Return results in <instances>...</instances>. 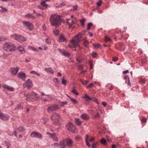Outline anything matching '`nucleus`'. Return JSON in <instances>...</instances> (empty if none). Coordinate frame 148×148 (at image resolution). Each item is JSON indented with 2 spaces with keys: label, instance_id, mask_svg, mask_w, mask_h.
Masks as SVG:
<instances>
[{
  "label": "nucleus",
  "instance_id": "nucleus-1",
  "mask_svg": "<svg viewBox=\"0 0 148 148\" xmlns=\"http://www.w3.org/2000/svg\"><path fill=\"white\" fill-rule=\"evenodd\" d=\"M49 20L51 25L56 27L59 26L61 24V20L60 16L57 14L51 15Z\"/></svg>",
  "mask_w": 148,
  "mask_h": 148
},
{
  "label": "nucleus",
  "instance_id": "nucleus-2",
  "mask_svg": "<svg viewBox=\"0 0 148 148\" xmlns=\"http://www.w3.org/2000/svg\"><path fill=\"white\" fill-rule=\"evenodd\" d=\"M81 36L82 34L80 33L75 36V38L71 41V43L69 44L70 47H75V49L74 50L75 51L76 50L75 48L78 47L79 49H80L81 48L78 46V43L80 41Z\"/></svg>",
  "mask_w": 148,
  "mask_h": 148
},
{
  "label": "nucleus",
  "instance_id": "nucleus-3",
  "mask_svg": "<svg viewBox=\"0 0 148 148\" xmlns=\"http://www.w3.org/2000/svg\"><path fill=\"white\" fill-rule=\"evenodd\" d=\"M25 99L26 101H32L34 99L33 97L36 100H38L40 97L37 93L34 92H32L30 93L25 95Z\"/></svg>",
  "mask_w": 148,
  "mask_h": 148
},
{
  "label": "nucleus",
  "instance_id": "nucleus-4",
  "mask_svg": "<svg viewBox=\"0 0 148 148\" xmlns=\"http://www.w3.org/2000/svg\"><path fill=\"white\" fill-rule=\"evenodd\" d=\"M16 48L14 45L10 42H6L3 45V49L8 52L14 51Z\"/></svg>",
  "mask_w": 148,
  "mask_h": 148
},
{
  "label": "nucleus",
  "instance_id": "nucleus-5",
  "mask_svg": "<svg viewBox=\"0 0 148 148\" xmlns=\"http://www.w3.org/2000/svg\"><path fill=\"white\" fill-rule=\"evenodd\" d=\"M51 119L56 125L58 124L60 119L59 115L55 113H53L51 116Z\"/></svg>",
  "mask_w": 148,
  "mask_h": 148
},
{
  "label": "nucleus",
  "instance_id": "nucleus-6",
  "mask_svg": "<svg viewBox=\"0 0 148 148\" xmlns=\"http://www.w3.org/2000/svg\"><path fill=\"white\" fill-rule=\"evenodd\" d=\"M11 36L12 38L20 42H23L26 40V39L25 38L18 34H13L11 35Z\"/></svg>",
  "mask_w": 148,
  "mask_h": 148
},
{
  "label": "nucleus",
  "instance_id": "nucleus-7",
  "mask_svg": "<svg viewBox=\"0 0 148 148\" xmlns=\"http://www.w3.org/2000/svg\"><path fill=\"white\" fill-rule=\"evenodd\" d=\"M24 26L25 28L30 31L32 30L33 29L34 27L32 24L29 21H23Z\"/></svg>",
  "mask_w": 148,
  "mask_h": 148
},
{
  "label": "nucleus",
  "instance_id": "nucleus-8",
  "mask_svg": "<svg viewBox=\"0 0 148 148\" xmlns=\"http://www.w3.org/2000/svg\"><path fill=\"white\" fill-rule=\"evenodd\" d=\"M66 127L70 131L73 133H77V130L75 127L71 123H68L66 125Z\"/></svg>",
  "mask_w": 148,
  "mask_h": 148
},
{
  "label": "nucleus",
  "instance_id": "nucleus-9",
  "mask_svg": "<svg viewBox=\"0 0 148 148\" xmlns=\"http://www.w3.org/2000/svg\"><path fill=\"white\" fill-rule=\"evenodd\" d=\"M30 136L32 137L38 138L40 139L42 138V135L41 134L35 131L32 132Z\"/></svg>",
  "mask_w": 148,
  "mask_h": 148
},
{
  "label": "nucleus",
  "instance_id": "nucleus-10",
  "mask_svg": "<svg viewBox=\"0 0 148 148\" xmlns=\"http://www.w3.org/2000/svg\"><path fill=\"white\" fill-rule=\"evenodd\" d=\"M24 87L28 88L32 87L33 84L32 82L29 79H28L23 84Z\"/></svg>",
  "mask_w": 148,
  "mask_h": 148
},
{
  "label": "nucleus",
  "instance_id": "nucleus-11",
  "mask_svg": "<svg viewBox=\"0 0 148 148\" xmlns=\"http://www.w3.org/2000/svg\"><path fill=\"white\" fill-rule=\"evenodd\" d=\"M65 142L66 143V145L67 146L71 147L73 146V142L71 138H67Z\"/></svg>",
  "mask_w": 148,
  "mask_h": 148
},
{
  "label": "nucleus",
  "instance_id": "nucleus-12",
  "mask_svg": "<svg viewBox=\"0 0 148 148\" xmlns=\"http://www.w3.org/2000/svg\"><path fill=\"white\" fill-rule=\"evenodd\" d=\"M58 109V107L57 105H54L51 106L48 108L47 109L49 112H51L53 111H56Z\"/></svg>",
  "mask_w": 148,
  "mask_h": 148
},
{
  "label": "nucleus",
  "instance_id": "nucleus-13",
  "mask_svg": "<svg viewBox=\"0 0 148 148\" xmlns=\"http://www.w3.org/2000/svg\"><path fill=\"white\" fill-rule=\"evenodd\" d=\"M9 118L8 115L2 113L0 110V119L3 120H6Z\"/></svg>",
  "mask_w": 148,
  "mask_h": 148
},
{
  "label": "nucleus",
  "instance_id": "nucleus-14",
  "mask_svg": "<svg viewBox=\"0 0 148 148\" xmlns=\"http://www.w3.org/2000/svg\"><path fill=\"white\" fill-rule=\"evenodd\" d=\"M18 77L21 79L22 80H25L26 76L25 73L22 72L19 73L17 75Z\"/></svg>",
  "mask_w": 148,
  "mask_h": 148
},
{
  "label": "nucleus",
  "instance_id": "nucleus-15",
  "mask_svg": "<svg viewBox=\"0 0 148 148\" xmlns=\"http://www.w3.org/2000/svg\"><path fill=\"white\" fill-rule=\"evenodd\" d=\"M19 69V68L18 67H16V68H11L10 71L11 73L13 75H15L18 72Z\"/></svg>",
  "mask_w": 148,
  "mask_h": 148
},
{
  "label": "nucleus",
  "instance_id": "nucleus-16",
  "mask_svg": "<svg viewBox=\"0 0 148 148\" xmlns=\"http://www.w3.org/2000/svg\"><path fill=\"white\" fill-rule=\"evenodd\" d=\"M47 134L49 135V136L53 140L57 141L58 140V138L56 134H51L47 132Z\"/></svg>",
  "mask_w": 148,
  "mask_h": 148
},
{
  "label": "nucleus",
  "instance_id": "nucleus-17",
  "mask_svg": "<svg viewBox=\"0 0 148 148\" xmlns=\"http://www.w3.org/2000/svg\"><path fill=\"white\" fill-rule=\"evenodd\" d=\"M80 118L84 121H87L90 119L89 115L85 113L81 114L80 116Z\"/></svg>",
  "mask_w": 148,
  "mask_h": 148
},
{
  "label": "nucleus",
  "instance_id": "nucleus-18",
  "mask_svg": "<svg viewBox=\"0 0 148 148\" xmlns=\"http://www.w3.org/2000/svg\"><path fill=\"white\" fill-rule=\"evenodd\" d=\"M59 51L62 55L65 56L69 57L70 56V54L68 52H66L64 50L62 49H59Z\"/></svg>",
  "mask_w": 148,
  "mask_h": 148
},
{
  "label": "nucleus",
  "instance_id": "nucleus-19",
  "mask_svg": "<svg viewBox=\"0 0 148 148\" xmlns=\"http://www.w3.org/2000/svg\"><path fill=\"white\" fill-rule=\"evenodd\" d=\"M2 87L10 91H13L14 90V88H13L7 85H3Z\"/></svg>",
  "mask_w": 148,
  "mask_h": 148
},
{
  "label": "nucleus",
  "instance_id": "nucleus-20",
  "mask_svg": "<svg viewBox=\"0 0 148 148\" xmlns=\"http://www.w3.org/2000/svg\"><path fill=\"white\" fill-rule=\"evenodd\" d=\"M65 142H66L64 140L60 141L59 144V146H60L62 148H65L66 146Z\"/></svg>",
  "mask_w": 148,
  "mask_h": 148
},
{
  "label": "nucleus",
  "instance_id": "nucleus-21",
  "mask_svg": "<svg viewBox=\"0 0 148 148\" xmlns=\"http://www.w3.org/2000/svg\"><path fill=\"white\" fill-rule=\"evenodd\" d=\"M67 23L69 25V27H72V25H73L74 23L75 22L73 21V20L71 19H69L67 20Z\"/></svg>",
  "mask_w": 148,
  "mask_h": 148
},
{
  "label": "nucleus",
  "instance_id": "nucleus-22",
  "mask_svg": "<svg viewBox=\"0 0 148 148\" xmlns=\"http://www.w3.org/2000/svg\"><path fill=\"white\" fill-rule=\"evenodd\" d=\"M17 49L22 54H24L25 53V51L23 48L21 46L18 47Z\"/></svg>",
  "mask_w": 148,
  "mask_h": 148
},
{
  "label": "nucleus",
  "instance_id": "nucleus-23",
  "mask_svg": "<svg viewBox=\"0 0 148 148\" xmlns=\"http://www.w3.org/2000/svg\"><path fill=\"white\" fill-rule=\"evenodd\" d=\"M59 40L60 42H64L66 41V39L63 35H60Z\"/></svg>",
  "mask_w": 148,
  "mask_h": 148
},
{
  "label": "nucleus",
  "instance_id": "nucleus-24",
  "mask_svg": "<svg viewBox=\"0 0 148 148\" xmlns=\"http://www.w3.org/2000/svg\"><path fill=\"white\" fill-rule=\"evenodd\" d=\"M44 70L47 72H49L52 74L53 73V70L50 67L45 68Z\"/></svg>",
  "mask_w": 148,
  "mask_h": 148
},
{
  "label": "nucleus",
  "instance_id": "nucleus-25",
  "mask_svg": "<svg viewBox=\"0 0 148 148\" xmlns=\"http://www.w3.org/2000/svg\"><path fill=\"white\" fill-rule=\"evenodd\" d=\"M25 17L27 18H32V19H34L35 18V17L33 16L31 14H27L25 16Z\"/></svg>",
  "mask_w": 148,
  "mask_h": 148
},
{
  "label": "nucleus",
  "instance_id": "nucleus-26",
  "mask_svg": "<svg viewBox=\"0 0 148 148\" xmlns=\"http://www.w3.org/2000/svg\"><path fill=\"white\" fill-rule=\"evenodd\" d=\"M89 138V136L88 135H87L86 136V138H85V141L86 145L89 147H90V145L89 144V141L88 140V138Z\"/></svg>",
  "mask_w": 148,
  "mask_h": 148
},
{
  "label": "nucleus",
  "instance_id": "nucleus-27",
  "mask_svg": "<svg viewBox=\"0 0 148 148\" xmlns=\"http://www.w3.org/2000/svg\"><path fill=\"white\" fill-rule=\"evenodd\" d=\"M75 122L77 125H80L82 123L79 119H75Z\"/></svg>",
  "mask_w": 148,
  "mask_h": 148
},
{
  "label": "nucleus",
  "instance_id": "nucleus-28",
  "mask_svg": "<svg viewBox=\"0 0 148 148\" xmlns=\"http://www.w3.org/2000/svg\"><path fill=\"white\" fill-rule=\"evenodd\" d=\"M71 92L73 94L76 95H78L79 94L77 92L75 87H74L73 88V90L71 91Z\"/></svg>",
  "mask_w": 148,
  "mask_h": 148
},
{
  "label": "nucleus",
  "instance_id": "nucleus-29",
  "mask_svg": "<svg viewBox=\"0 0 148 148\" xmlns=\"http://www.w3.org/2000/svg\"><path fill=\"white\" fill-rule=\"evenodd\" d=\"M66 80L65 79L64 77H63L62 78V83L65 86H66Z\"/></svg>",
  "mask_w": 148,
  "mask_h": 148
},
{
  "label": "nucleus",
  "instance_id": "nucleus-30",
  "mask_svg": "<svg viewBox=\"0 0 148 148\" xmlns=\"http://www.w3.org/2000/svg\"><path fill=\"white\" fill-rule=\"evenodd\" d=\"M41 5L42 6V7L45 8H46L48 6L47 4L45 3V1H42L41 3Z\"/></svg>",
  "mask_w": 148,
  "mask_h": 148
},
{
  "label": "nucleus",
  "instance_id": "nucleus-31",
  "mask_svg": "<svg viewBox=\"0 0 148 148\" xmlns=\"http://www.w3.org/2000/svg\"><path fill=\"white\" fill-rule=\"evenodd\" d=\"M7 11V10L2 6L0 7V12H4Z\"/></svg>",
  "mask_w": 148,
  "mask_h": 148
},
{
  "label": "nucleus",
  "instance_id": "nucleus-32",
  "mask_svg": "<svg viewBox=\"0 0 148 148\" xmlns=\"http://www.w3.org/2000/svg\"><path fill=\"white\" fill-rule=\"evenodd\" d=\"M68 97L70 99L71 101L74 103H77V101L73 98H72L70 97H69V96H68Z\"/></svg>",
  "mask_w": 148,
  "mask_h": 148
},
{
  "label": "nucleus",
  "instance_id": "nucleus-33",
  "mask_svg": "<svg viewBox=\"0 0 148 148\" xmlns=\"http://www.w3.org/2000/svg\"><path fill=\"white\" fill-rule=\"evenodd\" d=\"M25 129L23 127H20L18 129V130L19 132H23V131H25Z\"/></svg>",
  "mask_w": 148,
  "mask_h": 148
},
{
  "label": "nucleus",
  "instance_id": "nucleus-34",
  "mask_svg": "<svg viewBox=\"0 0 148 148\" xmlns=\"http://www.w3.org/2000/svg\"><path fill=\"white\" fill-rule=\"evenodd\" d=\"M101 143L104 145H106V140L103 138L101 140Z\"/></svg>",
  "mask_w": 148,
  "mask_h": 148
},
{
  "label": "nucleus",
  "instance_id": "nucleus-35",
  "mask_svg": "<svg viewBox=\"0 0 148 148\" xmlns=\"http://www.w3.org/2000/svg\"><path fill=\"white\" fill-rule=\"evenodd\" d=\"M93 46L97 48H99L100 47H101V45L99 44H95V43H93Z\"/></svg>",
  "mask_w": 148,
  "mask_h": 148
},
{
  "label": "nucleus",
  "instance_id": "nucleus-36",
  "mask_svg": "<svg viewBox=\"0 0 148 148\" xmlns=\"http://www.w3.org/2000/svg\"><path fill=\"white\" fill-rule=\"evenodd\" d=\"M81 81L82 84L84 85H86L88 82V80H81Z\"/></svg>",
  "mask_w": 148,
  "mask_h": 148
},
{
  "label": "nucleus",
  "instance_id": "nucleus-37",
  "mask_svg": "<svg viewBox=\"0 0 148 148\" xmlns=\"http://www.w3.org/2000/svg\"><path fill=\"white\" fill-rule=\"evenodd\" d=\"M92 24L91 23H89L87 25V29L88 30H89L90 29L92 25Z\"/></svg>",
  "mask_w": 148,
  "mask_h": 148
},
{
  "label": "nucleus",
  "instance_id": "nucleus-38",
  "mask_svg": "<svg viewBox=\"0 0 148 148\" xmlns=\"http://www.w3.org/2000/svg\"><path fill=\"white\" fill-rule=\"evenodd\" d=\"M105 40L106 42H107L108 41H111V40L110 39L109 37H108L107 36H105Z\"/></svg>",
  "mask_w": 148,
  "mask_h": 148
},
{
  "label": "nucleus",
  "instance_id": "nucleus-39",
  "mask_svg": "<svg viewBox=\"0 0 148 148\" xmlns=\"http://www.w3.org/2000/svg\"><path fill=\"white\" fill-rule=\"evenodd\" d=\"M82 139V138L80 136H75V139L77 141L81 140Z\"/></svg>",
  "mask_w": 148,
  "mask_h": 148
},
{
  "label": "nucleus",
  "instance_id": "nucleus-40",
  "mask_svg": "<svg viewBox=\"0 0 148 148\" xmlns=\"http://www.w3.org/2000/svg\"><path fill=\"white\" fill-rule=\"evenodd\" d=\"M53 81L55 83H56V84L59 82V81L58 79L56 78H55L53 79Z\"/></svg>",
  "mask_w": 148,
  "mask_h": 148
},
{
  "label": "nucleus",
  "instance_id": "nucleus-41",
  "mask_svg": "<svg viewBox=\"0 0 148 148\" xmlns=\"http://www.w3.org/2000/svg\"><path fill=\"white\" fill-rule=\"evenodd\" d=\"M67 104V102L66 101L61 102H60V105L61 106H64V105Z\"/></svg>",
  "mask_w": 148,
  "mask_h": 148
},
{
  "label": "nucleus",
  "instance_id": "nucleus-42",
  "mask_svg": "<svg viewBox=\"0 0 148 148\" xmlns=\"http://www.w3.org/2000/svg\"><path fill=\"white\" fill-rule=\"evenodd\" d=\"M102 3V1L100 0L96 4L99 7L101 5Z\"/></svg>",
  "mask_w": 148,
  "mask_h": 148
},
{
  "label": "nucleus",
  "instance_id": "nucleus-43",
  "mask_svg": "<svg viewBox=\"0 0 148 148\" xmlns=\"http://www.w3.org/2000/svg\"><path fill=\"white\" fill-rule=\"evenodd\" d=\"M80 21L82 23V26H84V23L85 21V20L84 19H80Z\"/></svg>",
  "mask_w": 148,
  "mask_h": 148
},
{
  "label": "nucleus",
  "instance_id": "nucleus-44",
  "mask_svg": "<svg viewBox=\"0 0 148 148\" xmlns=\"http://www.w3.org/2000/svg\"><path fill=\"white\" fill-rule=\"evenodd\" d=\"M51 145L54 147H58L59 146V143H53L51 144Z\"/></svg>",
  "mask_w": 148,
  "mask_h": 148
},
{
  "label": "nucleus",
  "instance_id": "nucleus-45",
  "mask_svg": "<svg viewBox=\"0 0 148 148\" xmlns=\"http://www.w3.org/2000/svg\"><path fill=\"white\" fill-rule=\"evenodd\" d=\"M31 49L34 51H38V50L35 48H34L33 47H31Z\"/></svg>",
  "mask_w": 148,
  "mask_h": 148
},
{
  "label": "nucleus",
  "instance_id": "nucleus-46",
  "mask_svg": "<svg viewBox=\"0 0 148 148\" xmlns=\"http://www.w3.org/2000/svg\"><path fill=\"white\" fill-rule=\"evenodd\" d=\"M53 32L55 35H58L59 33V31L57 30H55L53 31Z\"/></svg>",
  "mask_w": 148,
  "mask_h": 148
},
{
  "label": "nucleus",
  "instance_id": "nucleus-47",
  "mask_svg": "<svg viewBox=\"0 0 148 148\" xmlns=\"http://www.w3.org/2000/svg\"><path fill=\"white\" fill-rule=\"evenodd\" d=\"M45 42L48 44H50L51 42L50 40L48 38H47L45 40Z\"/></svg>",
  "mask_w": 148,
  "mask_h": 148
},
{
  "label": "nucleus",
  "instance_id": "nucleus-48",
  "mask_svg": "<svg viewBox=\"0 0 148 148\" xmlns=\"http://www.w3.org/2000/svg\"><path fill=\"white\" fill-rule=\"evenodd\" d=\"M92 56L93 58H95L96 57L97 54L96 53L93 52L92 54Z\"/></svg>",
  "mask_w": 148,
  "mask_h": 148
},
{
  "label": "nucleus",
  "instance_id": "nucleus-49",
  "mask_svg": "<svg viewBox=\"0 0 148 148\" xmlns=\"http://www.w3.org/2000/svg\"><path fill=\"white\" fill-rule=\"evenodd\" d=\"M96 145H97V143H93L92 145V148H96Z\"/></svg>",
  "mask_w": 148,
  "mask_h": 148
},
{
  "label": "nucleus",
  "instance_id": "nucleus-50",
  "mask_svg": "<svg viewBox=\"0 0 148 148\" xmlns=\"http://www.w3.org/2000/svg\"><path fill=\"white\" fill-rule=\"evenodd\" d=\"M9 54H4L3 56V58L4 59H5L6 58V57L9 56Z\"/></svg>",
  "mask_w": 148,
  "mask_h": 148
},
{
  "label": "nucleus",
  "instance_id": "nucleus-51",
  "mask_svg": "<svg viewBox=\"0 0 148 148\" xmlns=\"http://www.w3.org/2000/svg\"><path fill=\"white\" fill-rule=\"evenodd\" d=\"M118 60V58L117 57H114L112 58V61L115 62Z\"/></svg>",
  "mask_w": 148,
  "mask_h": 148
},
{
  "label": "nucleus",
  "instance_id": "nucleus-52",
  "mask_svg": "<svg viewBox=\"0 0 148 148\" xmlns=\"http://www.w3.org/2000/svg\"><path fill=\"white\" fill-rule=\"evenodd\" d=\"M86 101H88V100H92V98L89 97L88 96L87 98H86Z\"/></svg>",
  "mask_w": 148,
  "mask_h": 148
},
{
  "label": "nucleus",
  "instance_id": "nucleus-53",
  "mask_svg": "<svg viewBox=\"0 0 148 148\" xmlns=\"http://www.w3.org/2000/svg\"><path fill=\"white\" fill-rule=\"evenodd\" d=\"M93 85V84L92 83H91L88 86H87V88H90L92 87Z\"/></svg>",
  "mask_w": 148,
  "mask_h": 148
},
{
  "label": "nucleus",
  "instance_id": "nucleus-54",
  "mask_svg": "<svg viewBox=\"0 0 148 148\" xmlns=\"http://www.w3.org/2000/svg\"><path fill=\"white\" fill-rule=\"evenodd\" d=\"M147 119L146 118H144L141 120L142 122L145 123L147 121Z\"/></svg>",
  "mask_w": 148,
  "mask_h": 148
},
{
  "label": "nucleus",
  "instance_id": "nucleus-55",
  "mask_svg": "<svg viewBox=\"0 0 148 148\" xmlns=\"http://www.w3.org/2000/svg\"><path fill=\"white\" fill-rule=\"evenodd\" d=\"M6 39L5 38L3 37H0V41L5 40Z\"/></svg>",
  "mask_w": 148,
  "mask_h": 148
},
{
  "label": "nucleus",
  "instance_id": "nucleus-56",
  "mask_svg": "<svg viewBox=\"0 0 148 148\" xmlns=\"http://www.w3.org/2000/svg\"><path fill=\"white\" fill-rule=\"evenodd\" d=\"M38 8L39 9H41V10H44L46 8H43L42 7H41L40 6H38Z\"/></svg>",
  "mask_w": 148,
  "mask_h": 148
},
{
  "label": "nucleus",
  "instance_id": "nucleus-57",
  "mask_svg": "<svg viewBox=\"0 0 148 148\" xmlns=\"http://www.w3.org/2000/svg\"><path fill=\"white\" fill-rule=\"evenodd\" d=\"M95 118H97V117H99L100 116L99 114V113L97 112V113L95 115Z\"/></svg>",
  "mask_w": 148,
  "mask_h": 148
},
{
  "label": "nucleus",
  "instance_id": "nucleus-58",
  "mask_svg": "<svg viewBox=\"0 0 148 148\" xmlns=\"http://www.w3.org/2000/svg\"><path fill=\"white\" fill-rule=\"evenodd\" d=\"M124 78L126 80H127V81L129 79V77L127 75H126V76H125L124 77Z\"/></svg>",
  "mask_w": 148,
  "mask_h": 148
},
{
  "label": "nucleus",
  "instance_id": "nucleus-59",
  "mask_svg": "<svg viewBox=\"0 0 148 148\" xmlns=\"http://www.w3.org/2000/svg\"><path fill=\"white\" fill-rule=\"evenodd\" d=\"M43 121H44V123L45 124L47 122V121H48V120L47 119H44V118L43 119Z\"/></svg>",
  "mask_w": 148,
  "mask_h": 148
},
{
  "label": "nucleus",
  "instance_id": "nucleus-60",
  "mask_svg": "<svg viewBox=\"0 0 148 148\" xmlns=\"http://www.w3.org/2000/svg\"><path fill=\"white\" fill-rule=\"evenodd\" d=\"M84 44L85 45H87V44L88 43V41L87 40H85L84 41Z\"/></svg>",
  "mask_w": 148,
  "mask_h": 148
},
{
  "label": "nucleus",
  "instance_id": "nucleus-61",
  "mask_svg": "<svg viewBox=\"0 0 148 148\" xmlns=\"http://www.w3.org/2000/svg\"><path fill=\"white\" fill-rule=\"evenodd\" d=\"M17 108L18 109H20L22 108V107L21 105H18L17 107Z\"/></svg>",
  "mask_w": 148,
  "mask_h": 148
},
{
  "label": "nucleus",
  "instance_id": "nucleus-62",
  "mask_svg": "<svg viewBox=\"0 0 148 148\" xmlns=\"http://www.w3.org/2000/svg\"><path fill=\"white\" fill-rule=\"evenodd\" d=\"M102 105L104 106H106V103L105 102H102Z\"/></svg>",
  "mask_w": 148,
  "mask_h": 148
},
{
  "label": "nucleus",
  "instance_id": "nucleus-63",
  "mask_svg": "<svg viewBox=\"0 0 148 148\" xmlns=\"http://www.w3.org/2000/svg\"><path fill=\"white\" fill-rule=\"evenodd\" d=\"M36 16H42V15L39 13H36Z\"/></svg>",
  "mask_w": 148,
  "mask_h": 148
},
{
  "label": "nucleus",
  "instance_id": "nucleus-64",
  "mask_svg": "<svg viewBox=\"0 0 148 148\" xmlns=\"http://www.w3.org/2000/svg\"><path fill=\"white\" fill-rule=\"evenodd\" d=\"M88 95L86 94H84L83 97L86 99Z\"/></svg>",
  "mask_w": 148,
  "mask_h": 148
}]
</instances>
